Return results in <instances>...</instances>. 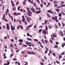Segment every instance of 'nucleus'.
Masks as SVG:
<instances>
[{
  "label": "nucleus",
  "instance_id": "f257e3e1",
  "mask_svg": "<svg viewBox=\"0 0 65 65\" xmlns=\"http://www.w3.org/2000/svg\"><path fill=\"white\" fill-rule=\"evenodd\" d=\"M29 13H27V14L28 16H29V17H31L32 15V12L30 11L29 12H28Z\"/></svg>",
  "mask_w": 65,
  "mask_h": 65
},
{
  "label": "nucleus",
  "instance_id": "f03ea898",
  "mask_svg": "<svg viewBox=\"0 0 65 65\" xmlns=\"http://www.w3.org/2000/svg\"><path fill=\"white\" fill-rule=\"evenodd\" d=\"M6 28L8 30H9L10 29V26L8 23L7 24Z\"/></svg>",
  "mask_w": 65,
  "mask_h": 65
},
{
  "label": "nucleus",
  "instance_id": "7ed1b4c3",
  "mask_svg": "<svg viewBox=\"0 0 65 65\" xmlns=\"http://www.w3.org/2000/svg\"><path fill=\"white\" fill-rule=\"evenodd\" d=\"M32 25H33V24H32L31 25H30L29 26H27V27L26 28V30H27V31H28V30H29V29H29V28H30V27H31Z\"/></svg>",
  "mask_w": 65,
  "mask_h": 65
},
{
  "label": "nucleus",
  "instance_id": "20e7f679",
  "mask_svg": "<svg viewBox=\"0 0 65 65\" xmlns=\"http://www.w3.org/2000/svg\"><path fill=\"white\" fill-rule=\"evenodd\" d=\"M30 9L33 12H34L35 11V10L34 8H33L32 7H31L30 8Z\"/></svg>",
  "mask_w": 65,
  "mask_h": 65
},
{
  "label": "nucleus",
  "instance_id": "39448f33",
  "mask_svg": "<svg viewBox=\"0 0 65 65\" xmlns=\"http://www.w3.org/2000/svg\"><path fill=\"white\" fill-rule=\"evenodd\" d=\"M11 28L12 30V31H14V30L15 29V27H13V25H12L11 26Z\"/></svg>",
  "mask_w": 65,
  "mask_h": 65
},
{
  "label": "nucleus",
  "instance_id": "423d86ee",
  "mask_svg": "<svg viewBox=\"0 0 65 65\" xmlns=\"http://www.w3.org/2000/svg\"><path fill=\"white\" fill-rule=\"evenodd\" d=\"M22 22H24V21H25V17L23 15L22 16Z\"/></svg>",
  "mask_w": 65,
  "mask_h": 65
},
{
  "label": "nucleus",
  "instance_id": "0eeeda50",
  "mask_svg": "<svg viewBox=\"0 0 65 65\" xmlns=\"http://www.w3.org/2000/svg\"><path fill=\"white\" fill-rule=\"evenodd\" d=\"M11 3L12 4V6L13 7L15 6V5H14V4L13 3V2H12V0H11Z\"/></svg>",
  "mask_w": 65,
  "mask_h": 65
},
{
  "label": "nucleus",
  "instance_id": "6e6552de",
  "mask_svg": "<svg viewBox=\"0 0 65 65\" xmlns=\"http://www.w3.org/2000/svg\"><path fill=\"white\" fill-rule=\"evenodd\" d=\"M28 2H29L30 3H31V4H33V0H31V1L30 0H28Z\"/></svg>",
  "mask_w": 65,
  "mask_h": 65
},
{
  "label": "nucleus",
  "instance_id": "1a4fd4ad",
  "mask_svg": "<svg viewBox=\"0 0 65 65\" xmlns=\"http://www.w3.org/2000/svg\"><path fill=\"white\" fill-rule=\"evenodd\" d=\"M21 27V26L20 25H18L17 26V30H19L20 29V27Z\"/></svg>",
  "mask_w": 65,
  "mask_h": 65
},
{
  "label": "nucleus",
  "instance_id": "9d476101",
  "mask_svg": "<svg viewBox=\"0 0 65 65\" xmlns=\"http://www.w3.org/2000/svg\"><path fill=\"white\" fill-rule=\"evenodd\" d=\"M47 11V12H49V13H54L52 11L50 10H48Z\"/></svg>",
  "mask_w": 65,
  "mask_h": 65
},
{
  "label": "nucleus",
  "instance_id": "9b49d317",
  "mask_svg": "<svg viewBox=\"0 0 65 65\" xmlns=\"http://www.w3.org/2000/svg\"><path fill=\"white\" fill-rule=\"evenodd\" d=\"M19 42H23V40L22 39H20L19 40Z\"/></svg>",
  "mask_w": 65,
  "mask_h": 65
},
{
  "label": "nucleus",
  "instance_id": "f8f14e48",
  "mask_svg": "<svg viewBox=\"0 0 65 65\" xmlns=\"http://www.w3.org/2000/svg\"><path fill=\"white\" fill-rule=\"evenodd\" d=\"M60 36H63V32L62 31H60Z\"/></svg>",
  "mask_w": 65,
  "mask_h": 65
},
{
  "label": "nucleus",
  "instance_id": "ddd939ff",
  "mask_svg": "<svg viewBox=\"0 0 65 65\" xmlns=\"http://www.w3.org/2000/svg\"><path fill=\"white\" fill-rule=\"evenodd\" d=\"M58 47V46L57 45H56L54 46V48H57Z\"/></svg>",
  "mask_w": 65,
  "mask_h": 65
},
{
  "label": "nucleus",
  "instance_id": "4468645a",
  "mask_svg": "<svg viewBox=\"0 0 65 65\" xmlns=\"http://www.w3.org/2000/svg\"><path fill=\"white\" fill-rule=\"evenodd\" d=\"M5 14H4L3 16V18H2L3 20H4L5 19Z\"/></svg>",
  "mask_w": 65,
  "mask_h": 65
},
{
  "label": "nucleus",
  "instance_id": "2eb2a0df",
  "mask_svg": "<svg viewBox=\"0 0 65 65\" xmlns=\"http://www.w3.org/2000/svg\"><path fill=\"white\" fill-rule=\"evenodd\" d=\"M24 15H25V17L26 18V19H27V18H29V17L27 16V14H26V13H24Z\"/></svg>",
  "mask_w": 65,
  "mask_h": 65
},
{
  "label": "nucleus",
  "instance_id": "dca6fc26",
  "mask_svg": "<svg viewBox=\"0 0 65 65\" xmlns=\"http://www.w3.org/2000/svg\"><path fill=\"white\" fill-rule=\"evenodd\" d=\"M26 9H27V10H28V12L30 11V8H29L28 7H27Z\"/></svg>",
  "mask_w": 65,
  "mask_h": 65
},
{
  "label": "nucleus",
  "instance_id": "f3484780",
  "mask_svg": "<svg viewBox=\"0 0 65 65\" xmlns=\"http://www.w3.org/2000/svg\"><path fill=\"white\" fill-rule=\"evenodd\" d=\"M43 32L44 33V34H46V31L45 30H43Z\"/></svg>",
  "mask_w": 65,
  "mask_h": 65
},
{
  "label": "nucleus",
  "instance_id": "a211bd4d",
  "mask_svg": "<svg viewBox=\"0 0 65 65\" xmlns=\"http://www.w3.org/2000/svg\"><path fill=\"white\" fill-rule=\"evenodd\" d=\"M62 16V14L61 13H59V17H61Z\"/></svg>",
  "mask_w": 65,
  "mask_h": 65
},
{
  "label": "nucleus",
  "instance_id": "6ab92c4d",
  "mask_svg": "<svg viewBox=\"0 0 65 65\" xmlns=\"http://www.w3.org/2000/svg\"><path fill=\"white\" fill-rule=\"evenodd\" d=\"M24 22V23L25 24V25H27V21H24V22Z\"/></svg>",
  "mask_w": 65,
  "mask_h": 65
},
{
  "label": "nucleus",
  "instance_id": "aec40b11",
  "mask_svg": "<svg viewBox=\"0 0 65 65\" xmlns=\"http://www.w3.org/2000/svg\"><path fill=\"white\" fill-rule=\"evenodd\" d=\"M54 4H56V3H58V2H57V1H54Z\"/></svg>",
  "mask_w": 65,
  "mask_h": 65
},
{
  "label": "nucleus",
  "instance_id": "412c9836",
  "mask_svg": "<svg viewBox=\"0 0 65 65\" xmlns=\"http://www.w3.org/2000/svg\"><path fill=\"white\" fill-rule=\"evenodd\" d=\"M51 37L52 38V40H54V36H53V35H51Z\"/></svg>",
  "mask_w": 65,
  "mask_h": 65
},
{
  "label": "nucleus",
  "instance_id": "4be33fe9",
  "mask_svg": "<svg viewBox=\"0 0 65 65\" xmlns=\"http://www.w3.org/2000/svg\"><path fill=\"white\" fill-rule=\"evenodd\" d=\"M13 14L14 15H17V13L16 12H14L13 13Z\"/></svg>",
  "mask_w": 65,
  "mask_h": 65
},
{
  "label": "nucleus",
  "instance_id": "5701e85b",
  "mask_svg": "<svg viewBox=\"0 0 65 65\" xmlns=\"http://www.w3.org/2000/svg\"><path fill=\"white\" fill-rule=\"evenodd\" d=\"M42 42L43 43V44H44V42L43 39H42L41 40Z\"/></svg>",
  "mask_w": 65,
  "mask_h": 65
},
{
  "label": "nucleus",
  "instance_id": "b1692460",
  "mask_svg": "<svg viewBox=\"0 0 65 65\" xmlns=\"http://www.w3.org/2000/svg\"><path fill=\"white\" fill-rule=\"evenodd\" d=\"M23 46H24V47H27V45L26 44H23L22 45Z\"/></svg>",
  "mask_w": 65,
  "mask_h": 65
},
{
  "label": "nucleus",
  "instance_id": "393cba45",
  "mask_svg": "<svg viewBox=\"0 0 65 65\" xmlns=\"http://www.w3.org/2000/svg\"><path fill=\"white\" fill-rule=\"evenodd\" d=\"M64 45H65V43H63V45H62V47H64Z\"/></svg>",
  "mask_w": 65,
  "mask_h": 65
},
{
  "label": "nucleus",
  "instance_id": "a878e982",
  "mask_svg": "<svg viewBox=\"0 0 65 65\" xmlns=\"http://www.w3.org/2000/svg\"><path fill=\"white\" fill-rule=\"evenodd\" d=\"M26 21L28 22V23H29L30 22V20H29L28 19H26Z\"/></svg>",
  "mask_w": 65,
  "mask_h": 65
},
{
  "label": "nucleus",
  "instance_id": "bb28decb",
  "mask_svg": "<svg viewBox=\"0 0 65 65\" xmlns=\"http://www.w3.org/2000/svg\"><path fill=\"white\" fill-rule=\"evenodd\" d=\"M16 9V8H15V7H14L13 8V10H14V11H15Z\"/></svg>",
  "mask_w": 65,
  "mask_h": 65
},
{
  "label": "nucleus",
  "instance_id": "cd10ccee",
  "mask_svg": "<svg viewBox=\"0 0 65 65\" xmlns=\"http://www.w3.org/2000/svg\"><path fill=\"white\" fill-rule=\"evenodd\" d=\"M34 12H35V13H37V14H38V11H34Z\"/></svg>",
  "mask_w": 65,
  "mask_h": 65
},
{
  "label": "nucleus",
  "instance_id": "c85d7f7f",
  "mask_svg": "<svg viewBox=\"0 0 65 65\" xmlns=\"http://www.w3.org/2000/svg\"><path fill=\"white\" fill-rule=\"evenodd\" d=\"M47 16L48 17H51V15H49V14H47Z\"/></svg>",
  "mask_w": 65,
  "mask_h": 65
},
{
  "label": "nucleus",
  "instance_id": "c756f323",
  "mask_svg": "<svg viewBox=\"0 0 65 65\" xmlns=\"http://www.w3.org/2000/svg\"><path fill=\"white\" fill-rule=\"evenodd\" d=\"M4 48H7V46H6V45H5V47Z\"/></svg>",
  "mask_w": 65,
  "mask_h": 65
},
{
  "label": "nucleus",
  "instance_id": "7c9ffc66",
  "mask_svg": "<svg viewBox=\"0 0 65 65\" xmlns=\"http://www.w3.org/2000/svg\"><path fill=\"white\" fill-rule=\"evenodd\" d=\"M61 6H57L56 7V8H61Z\"/></svg>",
  "mask_w": 65,
  "mask_h": 65
},
{
  "label": "nucleus",
  "instance_id": "2f4dec72",
  "mask_svg": "<svg viewBox=\"0 0 65 65\" xmlns=\"http://www.w3.org/2000/svg\"><path fill=\"white\" fill-rule=\"evenodd\" d=\"M55 4L54 5V7H56V6H58V5H57V4Z\"/></svg>",
  "mask_w": 65,
  "mask_h": 65
},
{
  "label": "nucleus",
  "instance_id": "473e14b6",
  "mask_svg": "<svg viewBox=\"0 0 65 65\" xmlns=\"http://www.w3.org/2000/svg\"><path fill=\"white\" fill-rule=\"evenodd\" d=\"M56 11H57V12H59V11L60 10L59 9H56Z\"/></svg>",
  "mask_w": 65,
  "mask_h": 65
},
{
  "label": "nucleus",
  "instance_id": "72a5a7b5",
  "mask_svg": "<svg viewBox=\"0 0 65 65\" xmlns=\"http://www.w3.org/2000/svg\"><path fill=\"white\" fill-rule=\"evenodd\" d=\"M43 5V4H41L40 5L41 8H42V7H43V5Z\"/></svg>",
  "mask_w": 65,
  "mask_h": 65
},
{
  "label": "nucleus",
  "instance_id": "f704fd0d",
  "mask_svg": "<svg viewBox=\"0 0 65 65\" xmlns=\"http://www.w3.org/2000/svg\"><path fill=\"white\" fill-rule=\"evenodd\" d=\"M33 5L34 6H35V7H36V4L35 3H33Z\"/></svg>",
  "mask_w": 65,
  "mask_h": 65
},
{
  "label": "nucleus",
  "instance_id": "c9c22d12",
  "mask_svg": "<svg viewBox=\"0 0 65 65\" xmlns=\"http://www.w3.org/2000/svg\"><path fill=\"white\" fill-rule=\"evenodd\" d=\"M62 56L61 55H59V59H61L62 58Z\"/></svg>",
  "mask_w": 65,
  "mask_h": 65
},
{
  "label": "nucleus",
  "instance_id": "e433bc0d",
  "mask_svg": "<svg viewBox=\"0 0 65 65\" xmlns=\"http://www.w3.org/2000/svg\"><path fill=\"white\" fill-rule=\"evenodd\" d=\"M27 40H31L32 39L30 38H27Z\"/></svg>",
  "mask_w": 65,
  "mask_h": 65
},
{
  "label": "nucleus",
  "instance_id": "4c0bfd02",
  "mask_svg": "<svg viewBox=\"0 0 65 65\" xmlns=\"http://www.w3.org/2000/svg\"><path fill=\"white\" fill-rule=\"evenodd\" d=\"M34 41H38V40L37 39H34Z\"/></svg>",
  "mask_w": 65,
  "mask_h": 65
},
{
  "label": "nucleus",
  "instance_id": "58836bf2",
  "mask_svg": "<svg viewBox=\"0 0 65 65\" xmlns=\"http://www.w3.org/2000/svg\"><path fill=\"white\" fill-rule=\"evenodd\" d=\"M9 12V10H8V9H7L6 10V12H8V13Z\"/></svg>",
  "mask_w": 65,
  "mask_h": 65
},
{
  "label": "nucleus",
  "instance_id": "ea45409f",
  "mask_svg": "<svg viewBox=\"0 0 65 65\" xmlns=\"http://www.w3.org/2000/svg\"><path fill=\"white\" fill-rule=\"evenodd\" d=\"M3 29H5V25H3Z\"/></svg>",
  "mask_w": 65,
  "mask_h": 65
},
{
  "label": "nucleus",
  "instance_id": "a19ab883",
  "mask_svg": "<svg viewBox=\"0 0 65 65\" xmlns=\"http://www.w3.org/2000/svg\"><path fill=\"white\" fill-rule=\"evenodd\" d=\"M38 11V13H41V10H39Z\"/></svg>",
  "mask_w": 65,
  "mask_h": 65
},
{
  "label": "nucleus",
  "instance_id": "79ce46f5",
  "mask_svg": "<svg viewBox=\"0 0 65 65\" xmlns=\"http://www.w3.org/2000/svg\"><path fill=\"white\" fill-rule=\"evenodd\" d=\"M42 29H40V30H39V33H40L41 32V31H42Z\"/></svg>",
  "mask_w": 65,
  "mask_h": 65
},
{
  "label": "nucleus",
  "instance_id": "37998d69",
  "mask_svg": "<svg viewBox=\"0 0 65 65\" xmlns=\"http://www.w3.org/2000/svg\"><path fill=\"white\" fill-rule=\"evenodd\" d=\"M61 6L62 7H65V5H61Z\"/></svg>",
  "mask_w": 65,
  "mask_h": 65
},
{
  "label": "nucleus",
  "instance_id": "c03bdc74",
  "mask_svg": "<svg viewBox=\"0 0 65 65\" xmlns=\"http://www.w3.org/2000/svg\"><path fill=\"white\" fill-rule=\"evenodd\" d=\"M2 9L3 11H4V5H3V7H2Z\"/></svg>",
  "mask_w": 65,
  "mask_h": 65
},
{
  "label": "nucleus",
  "instance_id": "a18cd8bd",
  "mask_svg": "<svg viewBox=\"0 0 65 65\" xmlns=\"http://www.w3.org/2000/svg\"><path fill=\"white\" fill-rule=\"evenodd\" d=\"M5 14L6 15H7L8 14V12H6V11L5 12Z\"/></svg>",
  "mask_w": 65,
  "mask_h": 65
},
{
  "label": "nucleus",
  "instance_id": "49530a36",
  "mask_svg": "<svg viewBox=\"0 0 65 65\" xmlns=\"http://www.w3.org/2000/svg\"><path fill=\"white\" fill-rule=\"evenodd\" d=\"M61 13H62V14H63L64 15H65V13H64V12L63 11H61Z\"/></svg>",
  "mask_w": 65,
  "mask_h": 65
},
{
  "label": "nucleus",
  "instance_id": "de8ad7c7",
  "mask_svg": "<svg viewBox=\"0 0 65 65\" xmlns=\"http://www.w3.org/2000/svg\"><path fill=\"white\" fill-rule=\"evenodd\" d=\"M20 8H21V6H19L18 7V10L19 11L20 10Z\"/></svg>",
  "mask_w": 65,
  "mask_h": 65
},
{
  "label": "nucleus",
  "instance_id": "09e8293b",
  "mask_svg": "<svg viewBox=\"0 0 65 65\" xmlns=\"http://www.w3.org/2000/svg\"><path fill=\"white\" fill-rule=\"evenodd\" d=\"M64 54H65V52H63L61 53V55H64Z\"/></svg>",
  "mask_w": 65,
  "mask_h": 65
},
{
  "label": "nucleus",
  "instance_id": "8fccbe9b",
  "mask_svg": "<svg viewBox=\"0 0 65 65\" xmlns=\"http://www.w3.org/2000/svg\"><path fill=\"white\" fill-rule=\"evenodd\" d=\"M20 28H21V29H22V30L23 29V26L22 25L21 26H20Z\"/></svg>",
  "mask_w": 65,
  "mask_h": 65
},
{
  "label": "nucleus",
  "instance_id": "3c124183",
  "mask_svg": "<svg viewBox=\"0 0 65 65\" xmlns=\"http://www.w3.org/2000/svg\"><path fill=\"white\" fill-rule=\"evenodd\" d=\"M44 42L46 43H47V40H44Z\"/></svg>",
  "mask_w": 65,
  "mask_h": 65
},
{
  "label": "nucleus",
  "instance_id": "603ef678",
  "mask_svg": "<svg viewBox=\"0 0 65 65\" xmlns=\"http://www.w3.org/2000/svg\"><path fill=\"white\" fill-rule=\"evenodd\" d=\"M53 55L54 56V57H55L56 56V55H55V53L54 52H53L52 53Z\"/></svg>",
  "mask_w": 65,
  "mask_h": 65
},
{
  "label": "nucleus",
  "instance_id": "864d4df0",
  "mask_svg": "<svg viewBox=\"0 0 65 65\" xmlns=\"http://www.w3.org/2000/svg\"><path fill=\"white\" fill-rule=\"evenodd\" d=\"M26 44H31L32 43H29V42L28 43H25Z\"/></svg>",
  "mask_w": 65,
  "mask_h": 65
},
{
  "label": "nucleus",
  "instance_id": "5fc2aeb1",
  "mask_svg": "<svg viewBox=\"0 0 65 65\" xmlns=\"http://www.w3.org/2000/svg\"><path fill=\"white\" fill-rule=\"evenodd\" d=\"M19 2H17V3L16 4V5H18V4H19Z\"/></svg>",
  "mask_w": 65,
  "mask_h": 65
},
{
  "label": "nucleus",
  "instance_id": "6e6d98bb",
  "mask_svg": "<svg viewBox=\"0 0 65 65\" xmlns=\"http://www.w3.org/2000/svg\"><path fill=\"white\" fill-rule=\"evenodd\" d=\"M46 23H47V20H46L45 21L44 24H46Z\"/></svg>",
  "mask_w": 65,
  "mask_h": 65
},
{
  "label": "nucleus",
  "instance_id": "4d7b16f0",
  "mask_svg": "<svg viewBox=\"0 0 65 65\" xmlns=\"http://www.w3.org/2000/svg\"><path fill=\"white\" fill-rule=\"evenodd\" d=\"M27 19H28L30 20V21H31L32 20L31 19V18H30L29 17H28V18H27Z\"/></svg>",
  "mask_w": 65,
  "mask_h": 65
},
{
  "label": "nucleus",
  "instance_id": "13d9d810",
  "mask_svg": "<svg viewBox=\"0 0 65 65\" xmlns=\"http://www.w3.org/2000/svg\"><path fill=\"white\" fill-rule=\"evenodd\" d=\"M49 52L50 54H52V51H51V50H49Z\"/></svg>",
  "mask_w": 65,
  "mask_h": 65
},
{
  "label": "nucleus",
  "instance_id": "bf43d9fd",
  "mask_svg": "<svg viewBox=\"0 0 65 65\" xmlns=\"http://www.w3.org/2000/svg\"><path fill=\"white\" fill-rule=\"evenodd\" d=\"M15 60H16V61H17V59L15 58H14L13 59V61H15Z\"/></svg>",
  "mask_w": 65,
  "mask_h": 65
},
{
  "label": "nucleus",
  "instance_id": "052dcab7",
  "mask_svg": "<svg viewBox=\"0 0 65 65\" xmlns=\"http://www.w3.org/2000/svg\"><path fill=\"white\" fill-rule=\"evenodd\" d=\"M53 20H56V19H55V18L54 17H52V18Z\"/></svg>",
  "mask_w": 65,
  "mask_h": 65
},
{
  "label": "nucleus",
  "instance_id": "680f3d73",
  "mask_svg": "<svg viewBox=\"0 0 65 65\" xmlns=\"http://www.w3.org/2000/svg\"><path fill=\"white\" fill-rule=\"evenodd\" d=\"M47 50H45V51L44 52V54H46L47 53Z\"/></svg>",
  "mask_w": 65,
  "mask_h": 65
},
{
  "label": "nucleus",
  "instance_id": "e2e57ef3",
  "mask_svg": "<svg viewBox=\"0 0 65 65\" xmlns=\"http://www.w3.org/2000/svg\"><path fill=\"white\" fill-rule=\"evenodd\" d=\"M62 26H65V24H64V23H62Z\"/></svg>",
  "mask_w": 65,
  "mask_h": 65
},
{
  "label": "nucleus",
  "instance_id": "0e129e2a",
  "mask_svg": "<svg viewBox=\"0 0 65 65\" xmlns=\"http://www.w3.org/2000/svg\"><path fill=\"white\" fill-rule=\"evenodd\" d=\"M30 34L27 33V36H30Z\"/></svg>",
  "mask_w": 65,
  "mask_h": 65
},
{
  "label": "nucleus",
  "instance_id": "69168bd1",
  "mask_svg": "<svg viewBox=\"0 0 65 65\" xmlns=\"http://www.w3.org/2000/svg\"><path fill=\"white\" fill-rule=\"evenodd\" d=\"M55 18V19H57V18H58V16H55L54 17Z\"/></svg>",
  "mask_w": 65,
  "mask_h": 65
},
{
  "label": "nucleus",
  "instance_id": "338daca9",
  "mask_svg": "<svg viewBox=\"0 0 65 65\" xmlns=\"http://www.w3.org/2000/svg\"><path fill=\"white\" fill-rule=\"evenodd\" d=\"M40 65H43V63L42 62H41L40 63Z\"/></svg>",
  "mask_w": 65,
  "mask_h": 65
},
{
  "label": "nucleus",
  "instance_id": "774afa93",
  "mask_svg": "<svg viewBox=\"0 0 65 65\" xmlns=\"http://www.w3.org/2000/svg\"><path fill=\"white\" fill-rule=\"evenodd\" d=\"M56 44H57V45L59 44V42H56Z\"/></svg>",
  "mask_w": 65,
  "mask_h": 65
}]
</instances>
